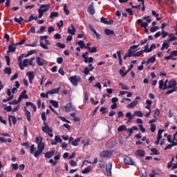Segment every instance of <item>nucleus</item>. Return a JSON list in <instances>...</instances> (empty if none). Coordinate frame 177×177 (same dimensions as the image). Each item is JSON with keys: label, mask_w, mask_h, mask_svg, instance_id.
I'll use <instances>...</instances> for the list:
<instances>
[{"label": "nucleus", "mask_w": 177, "mask_h": 177, "mask_svg": "<svg viewBox=\"0 0 177 177\" xmlns=\"http://www.w3.org/2000/svg\"><path fill=\"white\" fill-rule=\"evenodd\" d=\"M117 141H110L107 143L106 147L107 149H112V147H114L115 146H117Z\"/></svg>", "instance_id": "21"}, {"label": "nucleus", "mask_w": 177, "mask_h": 177, "mask_svg": "<svg viewBox=\"0 0 177 177\" xmlns=\"http://www.w3.org/2000/svg\"><path fill=\"white\" fill-rule=\"evenodd\" d=\"M136 156L138 157H145V151L142 149H137L136 151Z\"/></svg>", "instance_id": "23"}, {"label": "nucleus", "mask_w": 177, "mask_h": 177, "mask_svg": "<svg viewBox=\"0 0 177 177\" xmlns=\"http://www.w3.org/2000/svg\"><path fill=\"white\" fill-rule=\"evenodd\" d=\"M69 164L71 165V167H77V162H75V160H70Z\"/></svg>", "instance_id": "59"}, {"label": "nucleus", "mask_w": 177, "mask_h": 177, "mask_svg": "<svg viewBox=\"0 0 177 177\" xmlns=\"http://www.w3.org/2000/svg\"><path fill=\"white\" fill-rule=\"evenodd\" d=\"M104 32H105L106 35H114V30H111L108 29V28L104 30Z\"/></svg>", "instance_id": "33"}, {"label": "nucleus", "mask_w": 177, "mask_h": 177, "mask_svg": "<svg viewBox=\"0 0 177 177\" xmlns=\"http://www.w3.org/2000/svg\"><path fill=\"white\" fill-rule=\"evenodd\" d=\"M26 106H31L32 109H33V111H37V106H35V104H34L33 103L30 102H26Z\"/></svg>", "instance_id": "30"}, {"label": "nucleus", "mask_w": 177, "mask_h": 177, "mask_svg": "<svg viewBox=\"0 0 177 177\" xmlns=\"http://www.w3.org/2000/svg\"><path fill=\"white\" fill-rule=\"evenodd\" d=\"M86 49H88V52L90 53H96V52H97V49L96 48V47H86Z\"/></svg>", "instance_id": "31"}, {"label": "nucleus", "mask_w": 177, "mask_h": 177, "mask_svg": "<svg viewBox=\"0 0 177 177\" xmlns=\"http://www.w3.org/2000/svg\"><path fill=\"white\" fill-rule=\"evenodd\" d=\"M82 143L83 145V147H85L88 146V145H89V140H88L86 139H84L82 140Z\"/></svg>", "instance_id": "43"}, {"label": "nucleus", "mask_w": 177, "mask_h": 177, "mask_svg": "<svg viewBox=\"0 0 177 177\" xmlns=\"http://www.w3.org/2000/svg\"><path fill=\"white\" fill-rule=\"evenodd\" d=\"M27 93V90H24L21 94L19 95L18 97L19 102H21L23 99H28V95L26 94Z\"/></svg>", "instance_id": "5"}, {"label": "nucleus", "mask_w": 177, "mask_h": 177, "mask_svg": "<svg viewBox=\"0 0 177 177\" xmlns=\"http://www.w3.org/2000/svg\"><path fill=\"white\" fill-rule=\"evenodd\" d=\"M5 58L7 62V66H10V57H9V55H6Z\"/></svg>", "instance_id": "56"}, {"label": "nucleus", "mask_w": 177, "mask_h": 177, "mask_svg": "<svg viewBox=\"0 0 177 177\" xmlns=\"http://www.w3.org/2000/svg\"><path fill=\"white\" fill-rule=\"evenodd\" d=\"M53 31H55V27L50 26V27L48 28V34H52V32H53Z\"/></svg>", "instance_id": "55"}, {"label": "nucleus", "mask_w": 177, "mask_h": 177, "mask_svg": "<svg viewBox=\"0 0 177 177\" xmlns=\"http://www.w3.org/2000/svg\"><path fill=\"white\" fill-rule=\"evenodd\" d=\"M62 87H58L56 88H53L52 90L48 91V93H50V95H55L59 93L60 92V89Z\"/></svg>", "instance_id": "18"}, {"label": "nucleus", "mask_w": 177, "mask_h": 177, "mask_svg": "<svg viewBox=\"0 0 177 177\" xmlns=\"http://www.w3.org/2000/svg\"><path fill=\"white\" fill-rule=\"evenodd\" d=\"M68 80L70 81L71 84H72L73 86H77L78 82H81V77L78 75H73L70 77L68 78Z\"/></svg>", "instance_id": "2"}, {"label": "nucleus", "mask_w": 177, "mask_h": 177, "mask_svg": "<svg viewBox=\"0 0 177 177\" xmlns=\"http://www.w3.org/2000/svg\"><path fill=\"white\" fill-rule=\"evenodd\" d=\"M165 4L167 5L168 6H170V8H174L175 7V1L174 0H166L165 1Z\"/></svg>", "instance_id": "20"}, {"label": "nucleus", "mask_w": 177, "mask_h": 177, "mask_svg": "<svg viewBox=\"0 0 177 177\" xmlns=\"http://www.w3.org/2000/svg\"><path fill=\"white\" fill-rule=\"evenodd\" d=\"M4 74H8L10 75L12 74V68L10 67H7L4 69Z\"/></svg>", "instance_id": "37"}, {"label": "nucleus", "mask_w": 177, "mask_h": 177, "mask_svg": "<svg viewBox=\"0 0 177 177\" xmlns=\"http://www.w3.org/2000/svg\"><path fill=\"white\" fill-rule=\"evenodd\" d=\"M77 45H80L81 49H84V48H85V44L84 43V41L80 40L77 41Z\"/></svg>", "instance_id": "44"}, {"label": "nucleus", "mask_w": 177, "mask_h": 177, "mask_svg": "<svg viewBox=\"0 0 177 177\" xmlns=\"http://www.w3.org/2000/svg\"><path fill=\"white\" fill-rule=\"evenodd\" d=\"M157 55H154L153 56L149 57L148 59H147V63H154V62H156V57Z\"/></svg>", "instance_id": "35"}, {"label": "nucleus", "mask_w": 177, "mask_h": 177, "mask_svg": "<svg viewBox=\"0 0 177 177\" xmlns=\"http://www.w3.org/2000/svg\"><path fill=\"white\" fill-rule=\"evenodd\" d=\"M143 53H143L142 50H141L134 53L133 56H134V57H139V56H140L141 55H143Z\"/></svg>", "instance_id": "46"}, {"label": "nucleus", "mask_w": 177, "mask_h": 177, "mask_svg": "<svg viewBox=\"0 0 177 177\" xmlns=\"http://www.w3.org/2000/svg\"><path fill=\"white\" fill-rule=\"evenodd\" d=\"M113 165L111 163H109L106 166V174L108 176H111V167Z\"/></svg>", "instance_id": "22"}, {"label": "nucleus", "mask_w": 177, "mask_h": 177, "mask_svg": "<svg viewBox=\"0 0 177 177\" xmlns=\"http://www.w3.org/2000/svg\"><path fill=\"white\" fill-rule=\"evenodd\" d=\"M91 169H92V168L91 167V166H87V167H86L82 171V174H89L91 172Z\"/></svg>", "instance_id": "34"}, {"label": "nucleus", "mask_w": 177, "mask_h": 177, "mask_svg": "<svg viewBox=\"0 0 177 177\" xmlns=\"http://www.w3.org/2000/svg\"><path fill=\"white\" fill-rule=\"evenodd\" d=\"M87 12L91 15V16H93L95 15V8L93 7V3H91L88 8H87Z\"/></svg>", "instance_id": "11"}, {"label": "nucleus", "mask_w": 177, "mask_h": 177, "mask_svg": "<svg viewBox=\"0 0 177 177\" xmlns=\"http://www.w3.org/2000/svg\"><path fill=\"white\" fill-rule=\"evenodd\" d=\"M8 121H12L13 125H16L17 124V120H16V117L12 115L8 116Z\"/></svg>", "instance_id": "24"}, {"label": "nucleus", "mask_w": 177, "mask_h": 177, "mask_svg": "<svg viewBox=\"0 0 177 177\" xmlns=\"http://www.w3.org/2000/svg\"><path fill=\"white\" fill-rule=\"evenodd\" d=\"M176 85H177L176 80H169L167 88H169V89H175V88H177Z\"/></svg>", "instance_id": "7"}, {"label": "nucleus", "mask_w": 177, "mask_h": 177, "mask_svg": "<svg viewBox=\"0 0 177 177\" xmlns=\"http://www.w3.org/2000/svg\"><path fill=\"white\" fill-rule=\"evenodd\" d=\"M177 88H171L170 90H168L165 95H171V93H174V92H176Z\"/></svg>", "instance_id": "41"}, {"label": "nucleus", "mask_w": 177, "mask_h": 177, "mask_svg": "<svg viewBox=\"0 0 177 177\" xmlns=\"http://www.w3.org/2000/svg\"><path fill=\"white\" fill-rule=\"evenodd\" d=\"M50 103L52 104V106H53V107H55V109H59V102H57V101L50 100Z\"/></svg>", "instance_id": "29"}, {"label": "nucleus", "mask_w": 177, "mask_h": 177, "mask_svg": "<svg viewBox=\"0 0 177 177\" xmlns=\"http://www.w3.org/2000/svg\"><path fill=\"white\" fill-rule=\"evenodd\" d=\"M117 55L119 60V64L120 66H122V57L121 56V51L118 50L117 51Z\"/></svg>", "instance_id": "28"}, {"label": "nucleus", "mask_w": 177, "mask_h": 177, "mask_svg": "<svg viewBox=\"0 0 177 177\" xmlns=\"http://www.w3.org/2000/svg\"><path fill=\"white\" fill-rule=\"evenodd\" d=\"M50 8V7L48 4H42L40 6V8L39 9V10H41V12H43V13H45V12H48V10H49Z\"/></svg>", "instance_id": "14"}, {"label": "nucleus", "mask_w": 177, "mask_h": 177, "mask_svg": "<svg viewBox=\"0 0 177 177\" xmlns=\"http://www.w3.org/2000/svg\"><path fill=\"white\" fill-rule=\"evenodd\" d=\"M42 140H44V138H41L40 142L37 144V150L36 151L35 145H32L30 147V154H33L35 158H37V157H39V156L42 154L44 150H45V142H43Z\"/></svg>", "instance_id": "1"}, {"label": "nucleus", "mask_w": 177, "mask_h": 177, "mask_svg": "<svg viewBox=\"0 0 177 177\" xmlns=\"http://www.w3.org/2000/svg\"><path fill=\"white\" fill-rule=\"evenodd\" d=\"M44 125L45 126L41 127V130L43 131V132H44L45 133H49V132H53L52 129L49 127V126H48V124L45 122H44Z\"/></svg>", "instance_id": "8"}, {"label": "nucleus", "mask_w": 177, "mask_h": 177, "mask_svg": "<svg viewBox=\"0 0 177 177\" xmlns=\"http://www.w3.org/2000/svg\"><path fill=\"white\" fill-rule=\"evenodd\" d=\"M124 164H127V165H134L135 164V162H133V160H132V159L129 156H126L124 158Z\"/></svg>", "instance_id": "12"}, {"label": "nucleus", "mask_w": 177, "mask_h": 177, "mask_svg": "<svg viewBox=\"0 0 177 177\" xmlns=\"http://www.w3.org/2000/svg\"><path fill=\"white\" fill-rule=\"evenodd\" d=\"M113 153L114 151H113L105 150L100 152V156L104 158H110L113 157Z\"/></svg>", "instance_id": "3"}, {"label": "nucleus", "mask_w": 177, "mask_h": 177, "mask_svg": "<svg viewBox=\"0 0 177 177\" xmlns=\"http://www.w3.org/2000/svg\"><path fill=\"white\" fill-rule=\"evenodd\" d=\"M36 62L39 66H44V62L41 61V57H37Z\"/></svg>", "instance_id": "42"}, {"label": "nucleus", "mask_w": 177, "mask_h": 177, "mask_svg": "<svg viewBox=\"0 0 177 177\" xmlns=\"http://www.w3.org/2000/svg\"><path fill=\"white\" fill-rule=\"evenodd\" d=\"M55 140L56 141L57 143H62V138H60L59 136H55Z\"/></svg>", "instance_id": "54"}, {"label": "nucleus", "mask_w": 177, "mask_h": 177, "mask_svg": "<svg viewBox=\"0 0 177 177\" xmlns=\"http://www.w3.org/2000/svg\"><path fill=\"white\" fill-rule=\"evenodd\" d=\"M125 12L129 13V16H133V12L132 11V9L131 8H126Z\"/></svg>", "instance_id": "51"}, {"label": "nucleus", "mask_w": 177, "mask_h": 177, "mask_svg": "<svg viewBox=\"0 0 177 177\" xmlns=\"http://www.w3.org/2000/svg\"><path fill=\"white\" fill-rule=\"evenodd\" d=\"M143 53H150V52H151V49H150L149 44H147L145 47H144V50H142Z\"/></svg>", "instance_id": "32"}, {"label": "nucleus", "mask_w": 177, "mask_h": 177, "mask_svg": "<svg viewBox=\"0 0 177 177\" xmlns=\"http://www.w3.org/2000/svg\"><path fill=\"white\" fill-rule=\"evenodd\" d=\"M59 16V12H52L49 16L50 19H53V17H57Z\"/></svg>", "instance_id": "38"}, {"label": "nucleus", "mask_w": 177, "mask_h": 177, "mask_svg": "<svg viewBox=\"0 0 177 177\" xmlns=\"http://www.w3.org/2000/svg\"><path fill=\"white\" fill-rule=\"evenodd\" d=\"M4 110H6V111H8V113L12 111V106L9 105L8 106L4 107Z\"/></svg>", "instance_id": "62"}, {"label": "nucleus", "mask_w": 177, "mask_h": 177, "mask_svg": "<svg viewBox=\"0 0 177 177\" xmlns=\"http://www.w3.org/2000/svg\"><path fill=\"white\" fill-rule=\"evenodd\" d=\"M65 110V113H69V111H73V103L68 102L65 106H63Z\"/></svg>", "instance_id": "6"}, {"label": "nucleus", "mask_w": 177, "mask_h": 177, "mask_svg": "<svg viewBox=\"0 0 177 177\" xmlns=\"http://www.w3.org/2000/svg\"><path fill=\"white\" fill-rule=\"evenodd\" d=\"M134 114L137 117H140V118L143 117V113H142V111H136L134 112Z\"/></svg>", "instance_id": "45"}, {"label": "nucleus", "mask_w": 177, "mask_h": 177, "mask_svg": "<svg viewBox=\"0 0 177 177\" xmlns=\"http://www.w3.org/2000/svg\"><path fill=\"white\" fill-rule=\"evenodd\" d=\"M23 57H24V54H21V55L18 57L19 64H23Z\"/></svg>", "instance_id": "50"}, {"label": "nucleus", "mask_w": 177, "mask_h": 177, "mask_svg": "<svg viewBox=\"0 0 177 177\" xmlns=\"http://www.w3.org/2000/svg\"><path fill=\"white\" fill-rule=\"evenodd\" d=\"M170 55L172 57H174V56H177V50L171 51Z\"/></svg>", "instance_id": "64"}, {"label": "nucleus", "mask_w": 177, "mask_h": 177, "mask_svg": "<svg viewBox=\"0 0 177 177\" xmlns=\"http://www.w3.org/2000/svg\"><path fill=\"white\" fill-rule=\"evenodd\" d=\"M23 66L24 67H27V66H28V59H24Z\"/></svg>", "instance_id": "61"}, {"label": "nucleus", "mask_w": 177, "mask_h": 177, "mask_svg": "<svg viewBox=\"0 0 177 177\" xmlns=\"http://www.w3.org/2000/svg\"><path fill=\"white\" fill-rule=\"evenodd\" d=\"M138 104V101L135 100L131 102L129 105H127L128 109H133V107H136Z\"/></svg>", "instance_id": "26"}, {"label": "nucleus", "mask_w": 177, "mask_h": 177, "mask_svg": "<svg viewBox=\"0 0 177 177\" xmlns=\"http://www.w3.org/2000/svg\"><path fill=\"white\" fill-rule=\"evenodd\" d=\"M64 12L66 15H70V11H68V10H67V4H64Z\"/></svg>", "instance_id": "52"}, {"label": "nucleus", "mask_w": 177, "mask_h": 177, "mask_svg": "<svg viewBox=\"0 0 177 177\" xmlns=\"http://www.w3.org/2000/svg\"><path fill=\"white\" fill-rule=\"evenodd\" d=\"M160 28L158 26H153L150 28L151 32H156L158 30H159Z\"/></svg>", "instance_id": "49"}, {"label": "nucleus", "mask_w": 177, "mask_h": 177, "mask_svg": "<svg viewBox=\"0 0 177 177\" xmlns=\"http://www.w3.org/2000/svg\"><path fill=\"white\" fill-rule=\"evenodd\" d=\"M80 142H81V138H77L74 140V138L70 137L68 140V143H71L72 146H78Z\"/></svg>", "instance_id": "4"}, {"label": "nucleus", "mask_w": 177, "mask_h": 177, "mask_svg": "<svg viewBox=\"0 0 177 177\" xmlns=\"http://www.w3.org/2000/svg\"><path fill=\"white\" fill-rule=\"evenodd\" d=\"M35 50H31L30 51H29L26 55L25 57H28V56H31V55H34V53H35Z\"/></svg>", "instance_id": "53"}, {"label": "nucleus", "mask_w": 177, "mask_h": 177, "mask_svg": "<svg viewBox=\"0 0 177 177\" xmlns=\"http://www.w3.org/2000/svg\"><path fill=\"white\" fill-rule=\"evenodd\" d=\"M169 41L168 40H165L162 44V47L160 48V50H164V49H168L169 48Z\"/></svg>", "instance_id": "19"}, {"label": "nucleus", "mask_w": 177, "mask_h": 177, "mask_svg": "<svg viewBox=\"0 0 177 177\" xmlns=\"http://www.w3.org/2000/svg\"><path fill=\"white\" fill-rule=\"evenodd\" d=\"M169 39L167 40L170 44L171 42H172V41H176L177 40V37H175V35L174 34H169Z\"/></svg>", "instance_id": "27"}, {"label": "nucleus", "mask_w": 177, "mask_h": 177, "mask_svg": "<svg viewBox=\"0 0 177 177\" xmlns=\"http://www.w3.org/2000/svg\"><path fill=\"white\" fill-rule=\"evenodd\" d=\"M101 23H103V24H107V19L104 18V17L100 18Z\"/></svg>", "instance_id": "60"}, {"label": "nucleus", "mask_w": 177, "mask_h": 177, "mask_svg": "<svg viewBox=\"0 0 177 177\" xmlns=\"http://www.w3.org/2000/svg\"><path fill=\"white\" fill-rule=\"evenodd\" d=\"M159 88L165 91L169 89L168 86L167 85V82H164V80L159 81Z\"/></svg>", "instance_id": "10"}, {"label": "nucleus", "mask_w": 177, "mask_h": 177, "mask_svg": "<svg viewBox=\"0 0 177 177\" xmlns=\"http://www.w3.org/2000/svg\"><path fill=\"white\" fill-rule=\"evenodd\" d=\"M161 35H162V38H165V37H168V35L169 36V33H168L167 32H165V30H162V32H161Z\"/></svg>", "instance_id": "47"}, {"label": "nucleus", "mask_w": 177, "mask_h": 177, "mask_svg": "<svg viewBox=\"0 0 177 177\" xmlns=\"http://www.w3.org/2000/svg\"><path fill=\"white\" fill-rule=\"evenodd\" d=\"M8 103L9 104H19V103H20V101H19V100H13L12 102H10Z\"/></svg>", "instance_id": "58"}, {"label": "nucleus", "mask_w": 177, "mask_h": 177, "mask_svg": "<svg viewBox=\"0 0 177 177\" xmlns=\"http://www.w3.org/2000/svg\"><path fill=\"white\" fill-rule=\"evenodd\" d=\"M84 63H93V57H90L88 58H85Z\"/></svg>", "instance_id": "40"}, {"label": "nucleus", "mask_w": 177, "mask_h": 177, "mask_svg": "<svg viewBox=\"0 0 177 177\" xmlns=\"http://www.w3.org/2000/svg\"><path fill=\"white\" fill-rule=\"evenodd\" d=\"M16 50V47H15V42H12L10 45L8 46V52H15Z\"/></svg>", "instance_id": "25"}, {"label": "nucleus", "mask_w": 177, "mask_h": 177, "mask_svg": "<svg viewBox=\"0 0 177 177\" xmlns=\"http://www.w3.org/2000/svg\"><path fill=\"white\" fill-rule=\"evenodd\" d=\"M127 133L129 134V136H131L132 133H133V131H138V127L133 126L131 129H127Z\"/></svg>", "instance_id": "17"}, {"label": "nucleus", "mask_w": 177, "mask_h": 177, "mask_svg": "<svg viewBox=\"0 0 177 177\" xmlns=\"http://www.w3.org/2000/svg\"><path fill=\"white\" fill-rule=\"evenodd\" d=\"M89 71H91V69H90L89 68H88V67H86V68H84V71H82V73H83L84 74H85L86 75H88V74H89Z\"/></svg>", "instance_id": "57"}, {"label": "nucleus", "mask_w": 177, "mask_h": 177, "mask_svg": "<svg viewBox=\"0 0 177 177\" xmlns=\"http://www.w3.org/2000/svg\"><path fill=\"white\" fill-rule=\"evenodd\" d=\"M122 131H127V126L126 125H120L118 128V132H122Z\"/></svg>", "instance_id": "36"}, {"label": "nucleus", "mask_w": 177, "mask_h": 177, "mask_svg": "<svg viewBox=\"0 0 177 177\" xmlns=\"http://www.w3.org/2000/svg\"><path fill=\"white\" fill-rule=\"evenodd\" d=\"M55 150L50 151H48L46 153H44V157L45 158H52V157H53L55 156Z\"/></svg>", "instance_id": "15"}, {"label": "nucleus", "mask_w": 177, "mask_h": 177, "mask_svg": "<svg viewBox=\"0 0 177 177\" xmlns=\"http://www.w3.org/2000/svg\"><path fill=\"white\" fill-rule=\"evenodd\" d=\"M150 129L151 132H154L156 131V124H151Z\"/></svg>", "instance_id": "63"}, {"label": "nucleus", "mask_w": 177, "mask_h": 177, "mask_svg": "<svg viewBox=\"0 0 177 177\" xmlns=\"http://www.w3.org/2000/svg\"><path fill=\"white\" fill-rule=\"evenodd\" d=\"M159 115H160V110L155 109L154 110V114H153L154 118H157V117H158Z\"/></svg>", "instance_id": "48"}, {"label": "nucleus", "mask_w": 177, "mask_h": 177, "mask_svg": "<svg viewBox=\"0 0 177 177\" xmlns=\"http://www.w3.org/2000/svg\"><path fill=\"white\" fill-rule=\"evenodd\" d=\"M71 28H68V34H71V35H75V32H77V30L75 29V27H74V25H71Z\"/></svg>", "instance_id": "16"}, {"label": "nucleus", "mask_w": 177, "mask_h": 177, "mask_svg": "<svg viewBox=\"0 0 177 177\" xmlns=\"http://www.w3.org/2000/svg\"><path fill=\"white\" fill-rule=\"evenodd\" d=\"M27 77L29 80V83L32 84V81L34 80V78H35V75H34V71H29L26 73Z\"/></svg>", "instance_id": "9"}, {"label": "nucleus", "mask_w": 177, "mask_h": 177, "mask_svg": "<svg viewBox=\"0 0 177 177\" xmlns=\"http://www.w3.org/2000/svg\"><path fill=\"white\" fill-rule=\"evenodd\" d=\"M126 117L127 118H129L128 122H129V121H131L133 118V115L131 113V112H127L126 113Z\"/></svg>", "instance_id": "39"}, {"label": "nucleus", "mask_w": 177, "mask_h": 177, "mask_svg": "<svg viewBox=\"0 0 177 177\" xmlns=\"http://www.w3.org/2000/svg\"><path fill=\"white\" fill-rule=\"evenodd\" d=\"M25 115L28 122H31V112L27 109L26 106H24Z\"/></svg>", "instance_id": "13"}]
</instances>
